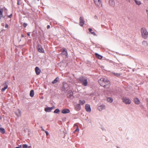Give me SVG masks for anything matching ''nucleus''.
Segmentation results:
<instances>
[{"label": "nucleus", "instance_id": "f257e3e1", "mask_svg": "<svg viewBox=\"0 0 148 148\" xmlns=\"http://www.w3.org/2000/svg\"><path fill=\"white\" fill-rule=\"evenodd\" d=\"M98 82L101 86L106 88H109L110 86L109 81L106 78H102L99 80Z\"/></svg>", "mask_w": 148, "mask_h": 148}, {"label": "nucleus", "instance_id": "f03ea898", "mask_svg": "<svg viewBox=\"0 0 148 148\" xmlns=\"http://www.w3.org/2000/svg\"><path fill=\"white\" fill-rule=\"evenodd\" d=\"M141 32L142 37L145 39H146L148 35L147 29L145 28H142L141 29Z\"/></svg>", "mask_w": 148, "mask_h": 148}, {"label": "nucleus", "instance_id": "7ed1b4c3", "mask_svg": "<svg viewBox=\"0 0 148 148\" xmlns=\"http://www.w3.org/2000/svg\"><path fill=\"white\" fill-rule=\"evenodd\" d=\"M79 80L80 82L84 86H86L88 84L87 79L84 77H81L79 78Z\"/></svg>", "mask_w": 148, "mask_h": 148}, {"label": "nucleus", "instance_id": "20e7f679", "mask_svg": "<svg viewBox=\"0 0 148 148\" xmlns=\"http://www.w3.org/2000/svg\"><path fill=\"white\" fill-rule=\"evenodd\" d=\"M122 100L123 102L127 104H130L131 102V101L130 99L127 97L123 98Z\"/></svg>", "mask_w": 148, "mask_h": 148}, {"label": "nucleus", "instance_id": "39448f33", "mask_svg": "<svg viewBox=\"0 0 148 148\" xmlns=\"http://www.w3.org/2000/svg\"><path fill=\"white\" fill-rule=\"evenodd\" d=\"M95 4L97 7H100L102 6V3L101 0H94Z\"/></svg>", "mask_w": 148, "mask_h": 148}, {"label": "nucleus", "instance_id": "423d86ee", "mask_svg": "<svg viewBox=\"0 0 148 148\" xmlns=\"http://www.w3.org/2000/svg\"><path fill=\"white\" fill-rule=\"evenodd\" d=\"M85 21L83 18L82 17H80L79 18V25L80 26L82 27L84 25Z\"/></svg>", "mask_w": 148, "mask_h": 148}, {"label": "nucleus", "instance_id": "0eeeda50", "mask_svg": "<svg viewBox=\"0 0 148 148\" xmlns=\"http://www.w3.org/2000/svg\"><path fill=\"white\" fill-rule=\"evenodd\" d=\"M37 49L38 51L40 53H43L44 52V50L42 48L41 45H39L37 46Z\"/></svg>", "mask_w": 148, "mask_h": 148}, {"label": "nucleus", "instance_id": "6e6552de", "mask_svg": "<svg viewBox=\"0 0 148 148\" xmlns=\"http://www.w3.org/2000/svg\"><path fill=\"white\" fill-rule=\"evenodd\" d=\"M85 108L87 112H91V108L89 104H86Z\"/></svg>", "mask_w": 148, "mask_h": 148}, {"label": "nucleus", "instance_id": "1a4fd4ad", "mask_svg": "<svg viewBox=\"0 0 148 148\" xmlns=\"http://www.w3.org/2000/svg\"><path fill=\"white\" fill-rule=\"evenodd\" d=\"M55 108L54 106L51 107H47L45 108L44 110L45 112H51V110H52L53 109H54Z\"/></svg>", "mask_w": 148, "mask_h": 148}, {"label": "nucleus", "instance_id": "9d476101", "mask_svg": "<svg viewBox=\"0 0 148 148\" xmlns=\"http://www.w3.org/2000/svg\"><path fill=\"white\" fill-rule=\"evenodd\" d=\"M7 82H5L3 84V85L4 86V88H2L1 89V91L2 92L4 91L5 89H7L8 88V86L7 85Z\"/></svg>", "mask_w": 148, "mask_h": 148}, {"label": "nucleus", "instance_id": "9b49d317", "mask_svg": "<svg viewBox=\"0 0 148 148\" xmlns=\"http://www.w3.org/2000/svg\"><path fill=\"white\" fill-rule=\"evenodd\" d=\"M35 70L36 75H39L40 73L41 70L38 67H36L35 68Z\"/></svg>", "mask_w": 148, "mask_h": 148}, {"label": "nucleus", "instance_id": "f8f14e48", "mask_svg": "<svg viewBox=\"0 0 148 148\" xmlns=\"http://www.w3.org/2000/svg\"><path fill=\"white\" fill-rule=\"evenodd\" d=\"M105 109V106L104 105H102L98 107V110L100 111H101L102 110Z\"/></svg>", "mask_w": 148, "mask_h": 148}, {"label": "nucleus", "instance_id": "ddd939ff", "mask_svg": "<svg viewBox=\"0 0 148 148\" xmlns=\"http://www.w3.org/2000/svg\"><path fill=\"white\" fill-rule=\"evenodd\" d=\"M109 3L111 6L114 7L115 5V2L114 0H109Z\"/></svg>", "mask_w": 148, "mask_h": 148}, {"label": "nucleus", "instance_id": "4468645a", "mask_svg": "<svg viewBox=\"0 0 148 148\" xmlns=\"http://www.w3.org/2000/svg\"><path fill=\"white\" fill-rule=\"evenodd\" d=\"M134 101L135 104L137 105L139 104L140 103V100L137 98H135L134 99Z\"/></svg>", "mask_w": 148, "mask_h": 148}, {"label": "nucleus", "instance_id": "2eb2a0df", "mask_svg": "<svg viewBox=\"0 0 148 148\" xmlns=\"http://www.w3.org/2000/svg\"><path fill=\"white\" fill-rule=\"evenodd\" d=\"M75 110L77 111L79 110L81 108L80 105L79 104H77L75 105Z\"/></svg>", "mask_w": 148, "mask_h": 148}, {"label": "nucleus", "instance_id": "dca6fc26", "mask_svg": "<svg viewBox=\"0 0 148 148\" xmlns=\"http://www.w3.org/2000/svg\"><path fill=\"white\" fill-rule=\"evenodd\" d=\"M70 112V110L68 109H63L62 111V113L63 114H66Z\"/></svg>", "mask_w": 148, "mask_h": 148}, {"label": "nucleus", "instance_id": "f3484780", "mask_svg": "<svg viewBox=\"0 0 148 148\" xmlns=\"http://www.w3.org/2000/svg\"><path fill=\"white\" fill-rule=\"evenodd\" d=\"M62 53L64 55H65L66 56H67L68 54H67V51L65 49V48H62Z\"/></svg>", "mask_w": 148, "mask_h": 148}, {"label": "nucleus", "instance_id": "a211bd4d", "mask_svg": "<svg viewBox=\"0 0 148 148\" xmlns=\"http://www.w3.org/2000/svg\"><path fill=\"white\" fill-rule=\"evenodd\" d=\"M79 104L81 105H83L85 103V101L84 100H79Z\"/></svg>", "mask_w": 148, "mask_h": 148}, {"label": "nucleus", "instance_id": "6ab92c4d", "mask_svg": "<svg viewBox=\"0 0 148 148\" xmlns=\"http://www.w3.org/2000/svg\"><path fill=\"white\" fill-rule=\"evenodd\" d=\"M95 55L96 56V57L98 59H101L102 58V56H101L99 55L97 53H95Z\"/></svg>", "mask_w": 148, "mask_h": 148}, {"label": "nucleus", "instance_id": "aec40b11", "mask_svg": "<svg viewBox=\"0 0 148 148\" xmlns=\"http://www.w3.org/2000/svg\"><path fill=\"white\" fill-rule=\"evenodd\" d=\"M34 92L33 90H32L30 92V96L32 97L34 96Z\"/></svg>", "mask_w": 148, "mask_h": 148}, {"label": "nucleus", "instance_id": "412c9836", "mask_svg": "<svg viewBox=\"0 0 148 148\" xmlns=\"http://www.w3.org/2000/svg\"><path fill=\"white\" fill-rule=\"evenodd\" d=\"M107 101L108 102L111 103L113 101V99L112 98L108 97L107 98Z\"/></svg>", "mask_w": 148, "mask_h": 148}, {"label": "nucleus", "instance_id": "4be33fe9", "mask_svg": "<svg viewBox=\"0 0 148 148\" xmlns=\"http://www.w3.org/2000/svg\"><path fill=\"white\" fill-rule=\"evenodd\" d=\"M88 30L90 32L91 34H93L94 36H96V34L94 32H92V29L91 28H89L88 29Z\"/></svg>", "mask_w": 148, "mask_h": 148}, {"label": "nucleus", "instance_id": "5701e85b", "mask_svg": "<svg viewBox=\"0 0 148 148\" xmlns=\"http://www.w3.org/2000/svg\"><path fill=\"white\" fill-rule=\"evenodd\" d=\"M134 1L136 3L137 5H140L141 4V3L140 1L137 0H134Z\"/></svg>", "mask_w": 148, "mask_h": 148}, {"label": "nucleus", "instance_id": "b1692460", "mask_svg": "<svg viewBox=\"0 0 148 148\" xmlns=\"http://www.w3.org/2000/svg\"><path fill=\"white\" fill-rule=\"evenodd\" d=\"M3 9H0V19H1V18L3 16Z\"/></svg>", "mask_w": 148, "mask_h": 148}, {"label": "nucleus", "instance_id": "393cba45", "mask_svg": "<svg viewBox=\"0 0 148 148\" xmlns=\"http://www.w3.org/2000/svg\"><path fill=\"white\" fill-rule=\"evenodd\" d=\"M58 77L56 78L52 82V83L55 84L56 83L58 82Z\"/></svg>", "mask_w": 148, "mask_h": 148}, {"label": "nucleus", "instance_id": "a878e982", "mask_svg": "<svg viewBox=\"0 0 148 148\" xmlns=\"http://www.w3.org/2000/svg\"><path fill=\"white\" fill-rule=\"evenodd\" d=\"M0 131L2 133L4 134L5 132V130L4 128L2 127H0Z\"/></svg>", "mask_w": 148, "mask_h": 148}, {"label": "nucleus", "instance_id": "bb28decb", "mask_svg": "<svg viewBox=\"0 0 148 148\" xmlns=\"http://www.w3.org/2000/svg\"><path fill=\"white\" fill-rule=\"evenodd\" d=\"M112 73L114 75L117 77L121 75V74L120 73H115L113 72H112Z\"/></svg>", "mask_w": 148, "mask_h": 148}, {"label": "nucleus", "instance_id": "cd10ccee", "mask_svg": "<svg viewBox=\"0 0 148 148\" xmlns=\"http://www.w3.org/2000/svg\"><path fill=\"white\" fill-rule=\"evenodd\" d=\"M60 112V110L58 109H57L55 110L54 112V113H58Z\"/></svg>", "mask_w": 148, "mask_h": 148}, {"label": "nucleus", "instance_id": "c85d7f7f", "mask_svg": "<svg viewBox=\"0 0 148 148\" xmlns=\"http://www.w3.org/2000/svg\"><path fill=\"white\" fill-rule=\"evenodd\" d=\"M23 148H29V147H28L27 145L26 144H23Z\"/></svg>", "mask_w": 148, "mask_h": 148}, {"label": "nucleus", "instance_id": "c756f323", "mask_svg": "<svg viewBox=\"0 0 148 148\" xmlns=\"http://www.w3.org/2000/svg\"><path fill=\"white\" fill-rule=\"evenodd\" d=\"M143 44H146L147 46L148 45V43H147V42L145 41H143Z\"/></svg>", "mask_w": 148, "mask_h": 148}, {"label": "nucleus", "instance_id": "7c9ffc66", "mask_svg": "<svg viewBox=\"0 0 148 148\" xmlns=\"http://www.w3.org/2000/svg\"><path fill=\"white\" fill-rule=\"evenodd\" d=\"M75 125L77 126V128L76 129V130H75V132L77 131H79V129L78 126H77V125L76 124H75Z\"/></svg>", "mask_w": 148, "mask_h": 148}, {"label": "nucleus", "instance_id": "2f4dec72", "mask_svg": "<svg viewBox=\"0 0 148 148\" xmlns=\"http://www.w3.org/2000/svg\"><path fill=\"white\" fill-rule=\"evenodd\" d=\"M27 24L25 23H24L23 25V26L24 27H25L27 26Z\"/></svg>", "mask_w": 148, "mask_h": 148}, {"label": "nucleus", "instance_id": "473e14b6", "mask_svg": "<svg viewBox=\"0 0 148 148\" xmlns=\"http://www.w3.org/2000/svg\"><path fill=\"white\" fill-rule=\"evenodd\" d=\"M45 132L46 133V135L47 136H48L49 134V133L47 131H45Z\"/></svg>", "mask_w": 148, "mask_h": 148}, {"label": "nucleus", "instance_id": "72a5a7b5", "mask_svg": "<svg viewBox=\"0 0 148 148\" xmlns=\"http://www.w3.org/2000/svg\"><path fill=\"white\" fill-rule=\"evenodd\" d=\"M12 14H11L10 15L8 16V17H9V18H11L12 17Z\"/></svg>", "mask_w": 148, "mask_h": 148}, {"label": "nucleus", "instance_id": "f704fd0d", "mask_svg": "<svg viewBox=\"0 0 148 148\" xmlns=\"http://www.w3.org/2000/svg\"><path fill=\"white\" fill-rule=\"evenodd\" d=\"M41 128L42 129V130L43 131H45V130L42 128V127H41Z\"/></svg>", "mask_w": 148, "mask_h": 148}, {"label": "nucleus", "instance_id": "c9c22d12", "mask_svg": "<svg viewBox=\"0 0 148 148\" xmlns=\"http://www.w3.org/2000/svg\"><path fill=\"white\" fill-rule=\"evenodd\" d=\"M8 25L6 24V25H5V28H8Z\"/></svg>", "mask_w": 148, "mask_h": 148}, {"label": "nucleus", "instance_id": "e433bc0d", "mask_svg": "<svg viewBox=\"0 0 148 148\" xmlns=\"http://www.w3.org/2000/svg\"><path fill=\"white\" fill-rule=\"evenodd\" d=\"M50 27V26L49 25H48L47 27V29H49Z\"/></svg>", "mask_w": 148, "mask_h": 148}, {"label": "nucleus", "instance_id": "4c0bfd02", "mask_svg": "<svg viewBox=\"0 0 148 148\" xmlns=\"http://www.w3.org/2000/svg\"><path fill=\"white\" fill-rule=\"evenodd\" d=\"M126 1L127 2H130V0H126Z\"/></svg>", "mask_w": 148, "mask_h": 148}, {"label": "nucleus", "instance_id": "58836bf2", "mask_svg": "<svg viewBox=\"0 0 148 148\" xmlns=\"http://www.w3.org/2000/svg\"><path fill=\"white\" fill-rule=\"evenodd\" d=\"M27 35H28V36H30V33H29H29H27Z\"/></svg>", "mask_w": 148, "mask_h": 148}, {"label": "nucleus", "instance_id": "ea45409f", "mask_svg": "<svg viewBox=\"0 0 148 148\" xmlns=\"http://www.w3.org/2000/svg\"><path fill=\"white\" fill-rule=\"evenodd\" d=\"M17 5H20V4H19V1H18L17 2Z\"/></svg>", "mask_w": 148, "mask_h": 148}, {"label": "nucleus", "instance_id": "a19ab883", "mask_svg": "<svg viewBox=\"0 0 148 148\" xmlns=\"http://www.w3.org/2000/svg\"><path fill=\"white\" fill-rule=\"evenodd\" d=\"M21 37H24V36L22 34L21 35Z\"/></svg>", "mask_w": 148, "mask_h": 148}, {"label": "nucleus", "instance_id": "79ce46f5", "mask_svg": "<svg viewBox=\"0 0 148 148\" xmlns=\"http://www.w3.org/2000/svg\"><path fill=\"white\" fill-rule=\"evenodd\" d=\"M16 148H20V147H16Z\"/></svg>", "mask_w": 148, "mask_h": 148}, {"label": "nucleus", "instance_id": "37998d69", "mask_svg": "<svg viewBox=\"0 0 148 148\" xmlns=\"http://www.w3.org/2000/svg\"><path fill=\"white\" fill-rule=\"evenodd\" d=\"M18 111H19V113H20V111L19 110H18Z\"/></svg>", "mask_w": 148, "mask_h": 148}]
</instances>
